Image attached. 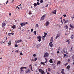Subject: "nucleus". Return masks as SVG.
Segmentation results:
<instances>
[{
	"label": "nucleus",
	"instance_id": "nucleus-34",
	"mask_svg": "<svg viewBox=\"0 0 74 74\" xmlns=\"http://www.w3.org/2000/svg\"><path fill=\"white\" fill-rule=\"evenodd\" d=\"M40 3H43V0H41L40 1Z\"/></svg>",
	"mask_w": 74,
	"mask_h": 74
},
{
	"label": "nucleus",
	"instance_id": "nucleus-30",
	"mask_svg": "<svg viewBox=\"0 0 74 74\" xmlns=\"http://www.w3.org/2000/svg\"><path fill=\"white\" fill-rule=\"evenodd\" d=\"M70 66L69 65L67 66V69H70Z\"/></svg>",
	"mask_w": 74,
	"mask_h": 74
},
{
	"label": "nucleus",
	"instance_id": "nucleus-44",
	"mask_svg": "<svg viewBox=\"0 0 74 74\" xmlns=\"http://www.w3.org/2000/svg\"><path fill=\"white\" fill-rule=\"evenodd\" d=\"M23 23H21L20 24V25H21V26H23Z\"/></svg>",
	"mask_w": 74,
	"mask_h": 74
},
{
	"label": "nucleus",
	"instance_id": "nucleus-31",
	"mask_svg": "<svg viewBox=\"0 0 74 74\" xmlns=\"http://www.w3.org/2000/svg\"><path fill=\"white\" fill-rule=\"evenodd\" d=\"M60 63H61L60 61H59L58 62V63H57V64H58H58H60Z\"/></svg>",
	"mask_w": 74,
	"mask_h": 74
},
{
	"label": "nucleus",
	"instance_id": "nucleus-62",
	"mask_svg": "<svg viewBox=\"0 0 74 74\" xmlns=\"http://www.w3.org/2000/svg\"><path fill=\"white\" fill-rule=\"evenodd\" d=\"M31 61H34V60L33 59H32L31 60Z\"/></svg>",
	"mask_w": 74,
	"mask_h": 74
},
{
	"label": "nucleus",
	"instance_id": "nucleus-41",
	"mask_svg": "<svg viewBox=\"0 0 74 74\" xmlns=\"http://www.w3.org/2000/svg\"><path fill=\"white\" fill-rule=\"evenodd\" d=\"M44 34H45V36H46L47 35V34L45 32L44 33Z\"/></svg>",
	"mask_w": 74,
	"mask_h": 74
},
{
	"label": "nucleus",
	"instance_id": "nucleus-43",
	"mask_svg": "<svg viewBox=\"0 0 74 74\" xmlns=\"http://www.w3.org/2000/svg\"><path fill=\"white\" fill-rule=\"evenodd\" d=\"M66 14H64L63 15V16H64V17H66Z\"/></svg>",
	"mask_w": 74,
	"mask_h": 74
},
{
	"label": "nucleus",
	"instance_id": "nucleus-19",
	"mask_svg": "<svg viewBox=\"0 0 74 74\" xmlns=\"http://www.w3.org/2000/svg\"><path fill=\"white\" fill-rule=\"evenodd\" d=\"M53 14H56V10H54L53 12Z\"/></svg>",
	"mask_w": 74,
	"mask_h": 74
},
{
	"label": "nucleus",
	"instance_id": "nucleus-16",
	"mask_svg": "<svg viewBox=\"0 0 74 74\" xmlns=\"http://www.w3.org/2000/svg\"><path fill=\"white\" fill-rule=\"evenodd\" d=\"M70 26L72 29H73L74 28V26L72 25L71 24H70Z\"/></svg>",
	"mask_w": 74,
	"mask_h": 74
},
{
	"label": "nucleus",
	"instance_id": "nucleus-51",
	"mask_svg": "<svg viewBox=\"0 0 74 74\" xmlns=\"http://www.w3.org/2000/svg\"><path fill=\"white\" fill-rule=\"evenodd\" d=\"M60 19H61V21H62V17H61V18H60Z\"/></svg>",
	"mask_w": 74,
	"mask_h": 74
},
{
	"label": "nucleus",
	"instance_id": "nucleus-28",
	"mask_svg": "<svg viewBox=\"0 0 74 74\" xmlns=\"http://www.w3.org/2000/svg\"><path fill=\"white\" fill-rule=\"evenodd\" d=\"M37 3H34V7H36V6H37Z\"/></svg>",
	"mask_w": 74,
	"mask_h": 74
},
{
	"label": "nucleus",
	"instance_id": "nucleus-26",
	"mask_svg": "<svg viewBox=\"0 0 74 74\" xmlns=\"http://www.w3.org/2000/svg\"><path fill=\"white\" fill-rule=\"evenodd\" d=\"M18 41L19 43V42H22V40H18Z\"/></svg>",
	"mask_w": 74,
	"mask_h": 74
},
{
	"label": "nucleus",
	"instance_id": "nucleus-58",
	"mask_svg": "<svg viewBox=\"0 0 74 74\" xmlns=\"http://www.w3.org/2000/svg\"><path fill=\"white\" fill-rule=\"evenodd\" d=\"M48 5L47 4V5H46V6H45V7H48Z\"/></svg>",
	"mask_w": 74,
	"mask_h": 74
},
{
	"label": "nucleus",
	"instance_id": "nucleus-46",
	"mask_svg": "<svg viewBox=\"0 0 74 74\" xmlns=\"http://www.w3.org/2000/svg\"><path fill=\"white\" fill-rule=\"evenodd\" d=\"M19 51V50H17L16 51H15V52H18Z\"/></svg>",
	"mask_w": 74,
	"mask_h": 74
},
{
	"label": "nucleus",
	"instance_id": "nucleus-4",
	"mask_svg": "<svg viewBox=\"0 0 74 74\" xmlns=\"http://www.w3.org/2000/svg\"><path fill=\"white\" fill-rule=\"evenodd\" d=\"M45 59L46 60V61L45 62H41L40 63L41 64H43L44 65H45V63H46L47 62V59L46 58H45Z\"/></svg>",
	"mask_w": 74,
	"mask_h": 74
},
{
	"label": "nucleus",
	"instance_id": "nucleus-1",
	"mask_svg": "<svg viewBox=\"0 0 74 74\" xmlns=\"http://www.w3.org/2000/svg\"><path fill=\"white\" fill-rule=\"evenodd\" d=\"M6 24H7L6 21H5L2 24V27H3V28L4 27V28H5V25H6Z\"/></svg>",
	"mask_w": 74,
	"mask_h": 74
},
{
	"label": "nucleus",
	"instance_id": "nucleus-36",
	"mask_svg": "<svg viewBox=\"0 0 74 74\" xmlns=\"http://www.w3.org/2000/svg\"><path fill=\"white\" fill-rule=\"evenodd\" d=\"M8 35L9 36H11V33H9L8 34Z\"/></svg>",
	"mask_w": 74,
	"mask_h": 74
},
{
	"label": "nucleus",
	"instance_id": "nucleus-39",
	"mask_svg": "<svg viewBox=\"0 0 74 74\" xmlns=\"http://www.w3.org/2000/svg\"><path fill=\"white\" fill-rule=\"evenodd\" d=\"M48 71H51V69L49 68L48 69Z\"/></svg>",
	"mask_w": 74,
	"mask_h": 74
},
{
	"label": "nucleus",
	"instance_id": "nucleus-12",
	"mask_svg": "<svg viewBox=\"0 0 74 74\" xmlns=\"http://www.w3.org/2000/svg\"><path fill=\"white\" fill-rule=\"evenodd\" d=\"M64 52V53H66L67 52V49L65 48L63 50Z\"/></svg>",
	"mask_w": 74,
	"mask_h": 74
},
{
	"label": "nucleus",
	"instance_id": "nucleus-50",
	"mask_svg": "<svg viewBox=\"0 0 74 74\" xmlns=\"http://www.w3.org/2000/svg\"><path fill=\"white\" fill-rule=\"evenodd\" d=\"M9 16H11V13H9Z\"/></svg>",
	"mask_w": 74,
	"mask_h": 74
},
{
	"label": "nucleus",
	"instance_id": "nucleus-18",
	"mask_svg": "<svg viewBox=\"0 0 74 74\" xmlns=\"http://www.w3.org/2000/svg\"><path fill=\"white\" fill-rule=\"evenodd\" d=\"M23 26H24L25 25L27 24V22L26 23H23Z\"/></svg>",
	"mask_w": 74,
	"mask_h": 74
},
{
	"label": "nucleus",
	"instance_id": "nucleus-2",
	"mask_svg": "<svg viewBox=\"0 0 74 74\" xmlns=\"http://www.w3.org/2000/svg\"><path fill=\"white\" fill-rule=\"evenodd\" d=\"M39 71L40 73H41L42 74H45V72H44V70L42 69H39Z\"/></svg>",
	"mask_w": 74,
	"mask_h": 74
},
{
	"label": "nucleus",
	"instance_id": "nucleus-38",
	"mask_svg": "<svg viewBox=\"0 0 74 74\" xmlns=\"http://www.w3.org/2000/svg\"><path fill=\"white\" fill-rule=\"evenodd\" d=\"M14 47H18V45L16 44L15 45Z\"/></svg>",
	"mask_w": 74,
	"mask_h": 74
},
{
	"label": "nucleus",
	"instance_id": "nucleus-13",
	"mask_svg": "<svg viewBox=\"0 0 74 74\" xmlns=\"http://www.w3.org/2000/svg\"><path fill=\"white\" fill-rule=\"evenodd\" d=\"M29 68L31 69V70L32 71H33V68H32V66L31 65H30L29 66Z\"/></svg>",
	"mask_w": 74,
	"mask_h": 74
},
{
	"label": "nucleus",
	"instance_id": "nucleus-20",
	"mask_svg": "<svg viewBox=\"0 0 74 74\" xmlns=\"http://www.w3.org/2000/svg\"><path fill=\"white\" fill-rule=\"evenodd\" d=\"M64 69H62V71H61V73H62V74H64Z\"/></svg>",
	"mask_w": 74,
	"mask_h": 74
},
{
	"label": "nucleus",
	"instance_id": "nucleus-3",
	"mask_svg": "<svg viewBox=\"0 0 74 74\" xmlns=\"http://www.w3.org/2000/svg\"><path fill=\"white\" fill-rule=\"evenodd\" d=\"M46 15L45 14L43 15L41 18V21H43L44 19L46 18Z\"/></svg>",
	"mask_w": 74,
	"mask_h": 74
},
{
	"label": "nucleus",
	"instance_id": "nucleus-57",
	"mask_svg": "<svg viewBox=\"0 0 74 74\" xmlns=\"http://www.w3.org/2000/svg\"><path fill=\"white\" fill-rule=\"evenodd\" d=\"M57 53H59L60 52L59 51H58L57 52Z\"/></svg>",
	"mask_w": 74,
	"mask_h": 74
},
{
	"label": "nucleus",
	"instance_id": "nucleus-25",
	"mask_svg": "<svg viewBox=\"0 0 74 74\" xmlns=\"http://www.w3.org/2000/svg\"><path fill=\"white\" fill-rule=\"evenodd\" d=\"M29 15H31L32 14V11H30L29 13Z\"/></svg>",
	"mask_w": 74,
	"mask_h": 74
},
{
	"label": "nucleus",
	"instance_id": "nucleus-47",
	"mask_svg": "<svg viewBox=\"0 0 74 74\" xmlns=\"http://www.w3.org/2000/svg\"><path fill=\"white\" fill-rule=\"evenodd\" d=\"M42 38L43 40V41H44V40H45L44 38H43V37H42Z\"/></svg>",
	"mask_w": 74,
	"mask_h": 74
},
{
	"label": "nucleus",
	"instance_id": "nucleus-7",
	"mask_svg": "<svg viewBox=\"0 0 74 74\" xmlns=\"http://www.w3.org/2000/svg\"><path fill=\"white\" fill-rule=\"evenodd\" d=\"M49 45L51 47H52L53 46V45L52 44V42H50L49 44Z\"/></svg>",
	"mask_w": 74,
	"mask_h": 74
},
{
	"label": "nucleus",
	"instance_id": "nucleus-53",
	"mask_svg": "<svg viewBox=\"0 0 74 74\" xmlns=\"http://www.w3.org/2000/svg\"><path fill=\"white\" fill-rule=\"evenodd\" d=\"M7 3H8V0L7 1V2H6V4H8Z\"/></svg>",
	"mask_w": 74,
	"mask_h": 74
},
{
	"label": "nucleus",
	"instance_id": "nucleus-45",
	"mask_svg": "<svg viewBox=\"0 0 74 74\" xmlns=\"http://www.w3.org/2000/svg\"><path fill=\"white\" fill-rule=\"evenodd\" d=\"M33 30H34L33 29H31V32H33Z\"/></svg>",
	"mask_w": 74,
	"mask_h": 74
},
{
	"label": "nucleus",
	"instance_id": "nucleus-24",
	"mask_svg": "<svg viewBox=\"0 0 74 74\" xmlns=\"http://www.w3.org/2000/svg\"><path fill=\"white\" fill-rule=\"evenodd\" d=\"M58 37H59V35L57 34L56 38V39H57Z\"/></svg>",
	"mask_w": 74,
	"mask_h": 74
},
{
	"label": "nucleus",
	"instance_id": "nucleus-55",
	"mask_svg": "<svg viewBox=\"0 0 74 74\" xmlns=\"http://www.w3.org/2000/svg\"><path fill=\"white\" fill-rule=\"evenodd\" d=\"M67 64H68V63H66V64H65V66H67Z\"/></svg>",
	"mask_w": 74,
	"mask_h": 74
},
{
	"label": "nucleus",
	"instance_id": "nucleus-22",
	"mask_svg": "<svg viewBox=\"0 0 74 74\" xmlns=\"http://www.w3.org/2000/svg\"><path fill=\"white\" fill-rule=\"evenodd\" d=\"M66 42H67L68 43V44H70V41H69V40H67Z\"/></svg>",
	"mask_w": 74,
	"mask_h": 74
},
{
	"label": "nucleus",
	"instance_id": "nucleus-11",
	"mask_svg": "<svg viewBox=\"0 0 74 74\" xmlns=\"http://www.w3.org/2000/svg\"><path fill=\"white\" fill-rule=\"evenodd\" d=\"M11 45V41H10L8 43V45L10 47Z\"/></svg>",
	"mask_w": 74,
	"mask_h": 74
},
{
	"label": "nucleus",
	"instance_id": "nucleus-33",
	"mask_svg": "<svg viewBox=\"0 0 74 74\" xmlns=\"http://www.w3.org/2000/svg\"><path fill=\"white\" fill-rule=\"evenodd\" d=\"M69 22V21L68 20H66V21H65V22H64V23H67V22Z\"/></svg>",
	"mask_w": 74,
	"mask_h": 74
},
{
	"label": "nucleus",
	"instance_id": "nucleus-29",
	"mask_svg": "<svg viewBox=\"0 0 74 74\" xmlns=\"http://www.w3.org/2000/svg\"><path fill=\"white\" fill-rule=\"evenodd\" d=\"M65 27L66 29H68L69 28V27H68V26H67V25H66V26H65Z\"/></svg>",
	"mask_w": 74,
	"mask_h": 74
},
{
	"label": "nucleus",
	"instance_id": "nucleus-63",
	"mask_svg": "<svg viewBox=\"0 0 74 74\" xmlns=\"http://www.w3.org/2000/svg\"><path fill=\"white\" fill-rule=\"evenodd\" d=\"M18 6H17V7H16V8H18Z\"/></svg>",
	"mask_w": 74,
	"mask_h": 74
},
{
	"label": "nucleus",
	"instance_id": "nucleus-8",
	"mask_svg": "<svg viewBox=\"0 0 74 74\" xmlns=\"http://www.w3.org/2000/svg\"><path fill=\"white\" fill-rule=\"evenodd\" d=\"M49 55V54L48 53H46L44 55V57H47Z\"/></svg>",
	"mask_w": 74,
	"mask_h": 74
},
{
	"label": "nucleus",
	"instance_id": "nucleus-64",
	"mask_svg": "<svg viewBox=\"0 0 74 74\" xmlns=\"http://www.w3.org/2000/svg\"><path fill=\"white\" fill-rule=\"evenodd\" d=\"M7 40V38L6 37V40Z\"/></svg>",
	"mask_w": 74,
	"mask_h": 74
},
{
	"label": "nucleus",
	"instance_id": "nucleus-35",
	"mask_svg": "<svg viewBox=\"0 0 74 74\" xmlns=\"http://www.w3.org/2000/svg\"><path fill=\"white\" fill-rule=\"evenodd\" d=\"M34 61H36V60H37V58H35L34 59Z\"/></svg>",
	"mask_w": 74,
	"mask_h": 74
},
{
	"label": "nucleus",
	"instance_id": "nucleus-49",
	"mask_svg": "<svg viewBox=\"0 0 74 74\" xmlns=\"http://www.w3.org/2000/svg\"><path fill=\"white\" fill-rule=\"evenodd\" d=\"M20 54L21 55H23V53L22 52L20 53Z\"/></svg>",
	"mask_w": 74,
	"mask_h": 74
},
{
	"label": "nucleus",
	"instance_id": "nucleus-6",
	"mask_svg": "<svg viewBox=\"0 0 74 74\" xmlns=\"http://www.w3.org/2000/svg\"><path fill=\"white\" fill-rule=\"evenodd\" d=\"M37 38L38 40V41L39 42H40L41 41V36H39Z\"/></svg>",
	"mask_w": 74,
	"mask_h": 74
},
{
	"label": "nucleus",
	"instance_id": "nucleus-59",
	"mask_svg": "<svg viewBox=\"0 0 74 74\" xmlns=\"http://www.w3.org/2000/svg\"><path fill=\"white\" fill-rule=\"evenodd\" d=\"M14 33H11V34H12V36H14Z\"/></svg>",
	"mask_w": 74,
	"mask_h": 74
},
{
	"label": "nucleus",
	"instance_id": "nucleus-32",
	"mask_svg": "<svg viewBox=\"0 0 74 74\" xmlns=\"http://www.w3.org/2000/svg\"><path fill=\"white\" fill-rule=\"evenodd\" d=\"M34 34L35 35H36V31H34Z\"/></svg>",
	"mask_w": 74,
	"mask_h": 74
},
{
	"label": "nucleus",
	"instance_id": "nucleus-61",
	"mask_svg": "<svg viewBox=\"0 0 74 74\" xmlns=\"http://www.w3.org/2000/svg\"><path fill=\"white\" fill-rule=\"evenodd\" d=\"M13 2H14V0H12V3H13Z\"/></svg>",
	"mask_w": 74,
	"mask_h": 74
},
{
	"label": "nucleus",
	"instance_id": "nucleus-15",
	"mask_svg": "<svg viewBox=\"0 0 74 74\" xmlns=\"http://www.w3.org/2000/svg\"><path fill=\"white\" fill-rule=\"evenodd\" d=\"M53 37H51V39H50V41L51 42H53Z\"/></svg>",
	"mask_w": 74,
	"mask_h": 74
},
{
	"label": "nucleus",
	"instance_id": "nucleus-42",
	"mask_svg": "<svg viewBox=\"0 0 74 74\" xmlns=\"http://www.w3.org/2000/svg\"><path fill=\"white\" fill-rule=\"evenodd\" d=\"M37 5H40V3L39 2H37Z\"/></svg>",
	"mask_w": 74,
	"mask_h": 74
},
{
	"label": "nucleus",
	"instance_id": "nucleus-56",
	"mask_svg": "<svg viewBox=\"0 0 74 74\" xmlns=\"http://www.w3.org/2000/svg\"><path fill=\"white\" fill-rule=\"evenodd\" d=\"M46 36L45 35L43 37H42L43 38H45Z\"/></svg>",
	"mask_w": 74,
	"mask_h": 74
},
{
	"label": "nucleus",
	"instance_id": "nucleus-23",
	"mask_svg": "<svg viewBox=\"0 0 74 74\" xmlns=\"http://www.w3.org/2000/svg\"><path fill=\"white\" fill-rule=\"evenodd\" d=\"M71 39H73L74 38V36L73 35H72L71 36Z\"/></svg>",
	"mask_w": 74,
	"mask_h": 74
},
{
	"label": "nucleus",
	"instance_id": "nucleus-54",
	"mask_svg": "<svg viewBox=\"0 0 74 74\" xmlns=\"http://www.w3.org/2000/svg\"><path fill=\"white\" fill-rule=\"evenodd\" d=\"M70 59H69L68 60V62H70Z\"/></svg>",
	"mask_w": 74,
	"mask_h": 74
},
{
	"label": "nucleus",
	"instance_id": "nucleus-37",
	"mask_svg": "<svg viewBox=\"0 0 74 74\" xmlns=\"http://www.w3.org/2000/svg\"><path fill=\"white\" fill-rule=\"evenodd\" d=\"M21 69H27V68H26V67H21Z\"/></svg>",
	"mask_w": 74,
	"mask_h": 74
},
{
	"label": "nucleus",
	"instance_id": "nucleus-40",
	"mask_svg": "<svg viewBox=\"0 0 74 74\" xmlns=\"http://www.w3.org/2000/svg\"><path fill=\"white\" fill-rule=\"evenodd\" d=\"M34 57H36V54H34L33 55Z\"/></svg>",
	"mask_w": 74,
	"mask_h": 74
},
{
	"label": "nucleus",
	"instance_id": "nucleus-5",
	"mask_svg": "<svg viewBox=\"0 0 74 74\" xmlns=\"http://www.w3.org/2000/svg\"><path fill=\"white\" fill-rule=\"evenodd\" d=\"M26 73H30V69H28L25 71Z\"/></svg>",
	"mask_w": 74,
	"mask_h": 74
},
{
	"label": "nucleus",
	"instance_id": "nucleus-27",
	"mask_svg": "<svg viewBox=\"0 0 74 74\" xmlns=\"http://www.w3.org/2000/svg\"><path fill=\"white\" fill-rule=\"evenodd\" d=\"M15 43H16V44H17V43H19V42H18V40L16 41H15Z\"/></svg>",
	"mask_w": 74,
	"mask_h": 74
},
{
	"label": "nucleus",
	"instance_id": "nucleus-52",
	"mask_svg": "<svg viewBox=\"0 0 74 74\" xmlns=\"http://www.w3.org/2000/svg\"><path fill=\"white\" fill-rule=\"evenodd\" d=\"M63 21H64V22H66V20L65 19H63Z\"/></svg>",
	"mask_w": 74,
	"mask_h": 74
},
{
	"label": "nucleus",
	"instance_id": "nucleus-48",
	"mask_svg": "<svg viewBox=\"0 0 74 74\" xmlns=\"http://www.w3.org/2000/svg\"><path fill=\"white\" fill-rule=\"evenodd\" d=\"M36 27H38V24H36Z\"/></svg>",
	"mask_w": 74,
	"mask_h": 74
},
{
	"label": "nucleus",
	"instance_id": "nucleus-60",
	"mask_svg": "<svg viewBox=\"0 0 74 74\" xmlns=\"http://www.w3.org/2000/svg\"><path fill=\"white\" fill-rule=\"evenodd\" d=\"M66 56V54H64V57H65Z\"/></svg>",
	"mask_w": 74,
	"mask_h": 74
},
{
	"label": "nucleus",
	"instance_id": "nucleus-14",
	"mask_svg": "<svg viewBox=\"0 0 74 74\" xmlns=\"http://www.w3.org/2000/svg\"><path fill=\"white\" fill-rule=\"evenodd\" d=\"M16 27V25H14L13 26H12V28L13 29H14Z\"/></svg>",
	"mask_w": 74,
	"mask_h": 74
},
{
	"label": "nucleus",
	"instance_id": "nucleus-10",
	"mask_svg": "<svg viewBox=\"0 0 74 74\" xmlns=\"http://www.w3.org/2000/svg\"><path fill=\"white\" fill-rule=\"evenodd\" d=\"M69 50L70 51H72L73 50V47H70L69 48Z\"/></svg>",
	"mask_w": 74,
	"mask_h": 74
},
{
	"label": "nucleus",
	"instance_id": "nucleus-17",
	"mask_svg": "<svg viewBox=\"0 0 74 74\" xmlns=\"http://www.w3.org/2000/svg\"><path fill=\"white\" fill-rule=\"evenodd\" d=\"M49 62L50 63H53V61H52V59H50L49 61Z\"/></svg>",
	"mask_w": 74,
	"mask_h": 74
},
{
	"label": "nucleus",
	"instance_id": "nucleus-21",
	"mask_svg": "<svg viewBox=\"0 0 74 74\" xmlns=\"http://www.w3.org/2000/svg\"><path fill=\"white\" fill-rule=\"evenodd\" d=\"M23 69V68H22V67L20 68V70L22 72V71L23 72L24 71L22 69Z\"/></svg>",
	"mask_w": 74,
	"mask_h": 74
},
{
	"label": "nucleus",
	"instance_id": "nucleus-9",
	"mask_svg": "<svg viewBox=\"0 0 74 74\" xmlns=\"http://www.w3.org/2000/svg\"><path fill=\"white\" fill-rule=\"evenodd\" d=\"M49 24V22H48V21H47L46 22L45 25L46 26H48Z\"/></svg>",
	"mask_w": 74,
	"mask_h": 74
}]
</instances>
